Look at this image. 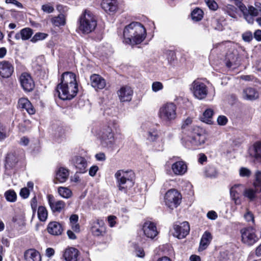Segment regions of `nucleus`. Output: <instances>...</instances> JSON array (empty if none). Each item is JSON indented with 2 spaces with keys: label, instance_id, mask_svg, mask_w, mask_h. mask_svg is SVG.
Returning a JSON list of instances; mask_svg holds the SVG:
<instances>
[{
  "label": "nucleus",
  "instance_id": "obj_1",
  "mask_svg": "<svg viewBox=\"0 0 261 261\" xmlns=\"http://www.w3.org/2000/svg\"><path fill=\"white\" fill-rule=\"evenodd\" d=\"M56 90L61 99H72L78 91L75 74L71 72L63 73L61 83L58 85Z\"/></svg>",
  "mask_w": 261,
  "mask_h": 261
},
{
  "label": "nucleus",
  "instance_id": "obj_2",
  "mask_svg": "<svg viewBox=\"0 0 261 261\" xmlns=\"http://www.w3.org/2000/svg\"><path fill=\"white\" fill-rule=\"evenodd\" d=\"M146 32L144 26L138 22H133L123 30V42L134 45L141 43L146 38Z\"/></svg>",
  "mask_w": 261,
  "mask_h": 261
},
{
  "label": "nucleus",
  "instance_id": "obj_3",
  "mask_svg": "<svg viewBox=\"0 0 261 261\" xmlns=\"http://www.w3.org/2000/svg\"><path fill=\"white\" fill-rule=\"evenodd\" d=\"M135 174L132 170H118L115 174L116 185L118 190L125 193H127L134 185Z\"/></svg>",
  "mask_w": 261,
  "mask_h": 261
},
{
  "label": "nucleus",
  "instance_id": "obj_4",
  "mask_svg": "<svg viewBox=\"0 0 261 261\" xmlns=\"http://www.w3.org/2000/svg\"><path fill=\"white\" fill-rule=\"evenodd\" d=\"M96 25L94 15L90 11L85 10L80 19V31L84 34H89L95 30Z\"/></svg>",
  "mask_w": 261,
  "mask_h": 261
},
{
  "label": "nucleus",
  "instance_id": "obj_5",
  "mask_svg": "<svg viewBox=\"0 0 261 261\" xmlns=\"http://www.w3.org/2000/svg\"><path fill=\"white\" fill-rule=\"evenodd\" d=\"M233 3L239 7L240 10L243 13L244 18L250 24L253 23L254 17L259 14L261 15V4L256 5V8L253 6H249L247 8L242 3V0H229Z\"/></svg>",
  "mask_w": 261,
  "mask_h": 261
},
{
  "label": "nucleus",
  "instance_id": "obj_6",
  "mask_svg": "<svg viewBox=\"0 0 261 261\" xmlns=\"http://www.w3.org/2000/svg\"><path fill=\"white\" fill-rule=\"evenodd\" d=\"M176 106L173 102H167L162 106L159 111L160 118L166 123L171 122L176 117Z\"/></svg>",
  "mask_w": 261,
  "mask_h": 261
},
{
  "label": "nucleus",
  "instance_id": "obj_7",
  "mask_svg": "<svg viewBox=\"0 0 261 261\" xmlns=\"http://www.w3.org/2000/svg\"><path fill=\"white\" fill-rule=\"evenodd\" d=\"M256 230L252 226L244 227L240 230L241 241L247 246H252L256 243L258 240Z\"/></svg>",
  "mask_w": 261,
  "mask_h": 261
},
{
  "label": "nucleus",
  "instance_id": "obj_8",
  "mask_svg": "<svg viewBox=\"0 0 261 261\" xmlns=\"http://www.w3.org/2000/svg\"><path fill=\"white\" fill-rule=\"evenodd\" d=\"M101 145L111 150L114 148L115 141L112 129L109 126L102 128L98 133Z\"/></svg>",
  "mask_w": 261,
  "mask_h": 261
},
{
  "label": "nucleus",
  "instance_id": "obj_9",
  "mask_svg": "<svg viewBox=\"0 0 261 261\" xmlns=\"http://www.w3.org/2000/svg\"><path fill=\"white\" fill-rule=\"evenodd\" d=\"M181 199V194L174 189L168 190L164 197L166 205L171 210L176 208L180 204Z\"/></svg>",
  "mask_w": 261,
  "mask_h": 261
},
{
  "label": "nucleus",
  "instance_id": "obj_10",
  "mask_svg": "<svg viewBox=\"0 0 261 261\" xmlns=\"http://www.w3.org/2000/svg\"><path fill=\"white\" fill-rule=\"evenodd\" d=\"M187 140L194 146L204 144L206 136L203 129L198 126L193 127L188 134Z\"/></svg>",
  "mask_w": 261,
  "mask_h": 261
},
{
  "label": "nucleus",
  "instance_id": "obj_11",
  "mask_svg": "<svg viewBox=\"0 0 261 261\" xmlns=\"http://www.w3.org/2000/svg\"><path fill=\"white\" fill-rule=\"evenodd\" d=\"M255 181L253 188H248L244 191V195L250 200H253L256 197V194L261 192V171L257 170L255 173Z\"/></svg>",
  "mask_w": 261,
  "mask_h": 261
},
{
  "label": "nucleus",
  "instance_id": "obj_12",
  "mask_svg": "<svg viewBox=\"0 0 261 261\" xmlns=\"http://www.w3.org/2000/svg\"><path fill=\"white\" fill-rule=\"evenodd\" d=\"M192 91L194 96L199 99L205 98L208 93L206 86L203 83L194 81L192 84Z\"/></svg>",
  "mask_w": 261,
  "mask_h": 261
},
{
  "label": "nucleus",
  "instance_id": "obj_13",
  "mask_svg": "<svg viewBox=\"0 0 261 261\" xmlns=\"http://www.w3.org/2000/svg\"><path fill=\"white\" fill-rule=\"evenodd\" d=\"M173 229V236L178 239H181L185 238L189 234L190 225L188 222L185 221L179 224H174Z\"/></svg>",
  "mask_w": 261,
  "mask_h": 261
},
{
  "label": "nucleus",
  "instance_id": "obj_14",
  "mask_svg": "<svg viewBox=\"0 0 261 261\" xmlns=\"http://www.w3.org/2000/svg\"><path fill=\"white\" fill-rule=\"evenodd\" d=\"M19 81L22 89L27 92L32 91L35 84L31 75L27 72H23L19 76Z\"/></svg>",
  "mask_w": 261,
  "mask_h": 261
},
{
  "label": "nucleus",
  "instance_id": "obj_15",
  "mask_svg": "<svg viewBox=\"0 0 261 261\" xmlns=\"http://www.w3.org/2000/svg\"><path fill=\"white\" fill-rule=\"evenodd\" d=\"M91 230L94 236H102L106 233V227L102 220L97 219L91 222Z\"/></svg>",
  "mask_w": 261,
  "mask_h": 261
},
{
  "label": "nucleus",
  "instance_id": "obj_16",
  "mask_svg": "<svg viewBox=\"0 0 261 261\" xmlns=\"http://www.w3.org/2000/svg\"><path fill=\"white\" fill-rule=\"evenodd\" d=\"M70 161L76 169L77 172L84 173L86 172L87 162L84 157L74 155L72 157Z\"/></svg>",
  "mask_w": 261,
  "mask_h": 261
},
{
  "label": "nucleus",
  "instance_id": "obj_17",
  "mask_svg": "<svg viewBox=\"0 0 261 261\" xmlns=\"http://www.w3.org/2000/svg\"><path fill=\"white\" fill-rule=\"evenodd\" d=\"M18 159L15 152H11L8 153L5 161V169L6 173L10 175L18 163Z\"/></svg>",
  "mask_w": 261,
  "mask_h": 261
},
{
  "label": "nucleus",
  "instance_id": "obj_18",
  "mask_svg": "<svg viewBox=\"0 0 261 261\" xmlns=\"http://www.w3.org/2000/svg\"><path fill=\"white\" fill-rule=\"evenodd\" d=\"M144 235L150 239H153L158 233L155 224L151 221H146L142 226Z\"/></svg>",
  "mask_w": 261,
  "mask_h": 261
},
{
  "label": "nucleus",
  "instance_id": "obj_19",
  "mask_svg": "<svg viewBox=\"0 0 261 261\" xmlns=\"http://www.w3.org/2000/svg\"><path fill=\"white\" fill-rule=\"evenodd\" d=\"M47 200L50 209L53 213H60L65 206L64 201L56 200L53 195H48Z\"/></svg>",
  "mask_w": 261,
  "mask_h": 261
},
{
  "label": "nucleus",
  "instance_id": "obj_20",
  "mask_svg": "<svg viewBox=\"0 0 261 261\" xmlns=\"http://www.w3.org/2000/svg\"><path fill=\"white\" fill-rule=\"evenodd\" d=\"M13 71V66L10 62L5 60L0 62V76L8 78L11 76Z\"/></svg>",
  "mask_w": 261,
  "mask_h": 261
},
{
  "label": "nucleus",
  "instance_id": "obj_21",
  "mask_svg": "<svg viewBox=\"0 0 261 261\" xmlns=\"http://www.w3.org/2000/svg\"><path fill=\"white\" fill-rule=\"evenodd\" d=\"M117 94L121 102H128L132 99L133 90L129 86H123L118 91Z\"/></svg>",
  "mask_w": 261,
  "mask_h": 261
},
{
  "label": "nucleus",
  "instance_id": "obj_22",
  "mask_svg": "<svg viewBox=\"0 0 261 261\" xmlns=\"http://www.w3.org/2000/svg\"><path fill=\"white\" fill-rule=\"evenodd\" d=\"M171 169L175 175L181 176L187 171V165L183 161H178L173 163Z\"/></svg>",
  "mask_w": 261,
  "mask_h": 261
},
{
  "label": "nucleus",
  "instance_id": "obj_23",
  "mask_svg": "<svg viewBox=\"0 0 261 261\" xmlns=\"http://www.w3.org/2000/svg\"><path fill=\"white\" fill-rule=\"evenodd\" d=\"M102 8L109 14H113L118 9V2L117 0H102Z\"/></svg>",
  "mask_w": 261,
  "mask_h": 261
},
{
  "label": "nucleus",
  "instance_id": "obj_24",
  "mask_svg": "<svg viewBox=\"0 0 261 261\" xmlns=\"http://www.w3.org/2000/svg\"><path fill=\"white\" fill-rule=\"evenodd\" d=\"M91 86L95 89H102L106 85L105 80L98 74H94L90 76Z\"/></svg>",
  "mask_w": 261,
  "mask_h": 261
},
{
  "label": "nucleus",
  "instance_id": "obj_25",
  "mask_svg": "<svg viewBox=\"0 0 261 261\" xmlns=\"http://www.w3.org/2000/svg\"><path fill=\"white\" fill-rule=\"evenodd\" d=\"M242 97L245 100L253 101L258 98L259 93L255 89L248 87L243 89Z\"/></svg>",
  "mask_w": 261,
  "mask_h": 261
},
{
  "label": "nucleus",
  "instance_id": "obj_26",
  "mask_svg": "<svg viewBox=\"0 0 261 261\" xmlns=\"http://www.w3.org/2000/svg\"><path fill=\"white\" fill-rule=\"evenodd\" d=\"M69 175L68 169L64 167H60L56 171L55 180L60 183H63L68 179Z\"/></svg>",
  "mask_w": 261,
  "mask_h": 261
},
{
  "label": "nucleus",
  "instance_id": "obj_27",
  "mask_svg": "<svg viewBox=\"0 0 261 261\" xmlns=\"http://www.w3.org/2000/svg\"><path fill=\"white\" fill-rule=\"evenodd\" d=\"M249 154L256 160L261 161V142H255L249 148Z\"/></svg>",
  "mask_w": 261,
  "mask_h": 261
},
{
  "label": "nucleus",
  "instance_id": "obj_28",
  "mask_svg": "<svg viewBox=\"0 0 261 261\" xmlns=\"http://www.w3.org/2000/svg\"><path fill=\"white\" fill-rule=\"evenodd\" d=\"M63 229L61 224L57 222H50L47 227L48 232L54 236H59L62 234Z\"/></svg>",
  "mask_w": 261,
  "mask_h": 261
},
{
  "label": "nucleus",
  "instance_id": "obj_29",
  "mask_svg": "<svg viewBox=\"0 0 261 261\" xmlns=\"http://www.w3.org/2000/svg\"><path fill=\"white\" fill-rule=\"evenodd\" d=\"M24 257L26 261H41V257L39 252L33 249L25 251Z\"/></svg>",
  "mask_w": 261,
  "mask_h": 261
},
{
  "label": "nucleus",
  "instance_id": "obj_30",
  "mask_svg": "<svg viewBox=\"0 0 261 261\" xmlns=\"http://www.w3.org/2000/svg\"><path fill=\"white\" fill-rule=\"evenodd\" d=\"M18 105L19 108L25 109L30 115L34 114L35 113L34 107L27 98H20L18 100Z\"/></svg>",
  "mask_w": 261,
  "mask_h": 261
},
{
  "label": "nucleus",
  "instance_id": "obj_31",
  "mask_svg": "<svg viewBox=\"0 0 261 261\" xmlns=\"http://www.w3.org/2000/svg\"><path fill=\"white\" fill-rule=\"evenodd\" d=\"M212 239L213 237L212 234L208 231H205L200 240L199 251L205 250L210 245Z\"/></svg>",
  "mask_w": 261,
  "mask_h": 261
},
{
  "label": "nucleus",
  "instance_id": "obj_32",
  "mask_svg": "<svg viewBox=\"0 0 261 261\" xmlns=\"http://www.w3.org/2000/svg\"><path fill=\"white\" fill-rule=\"evenodd\" d=\"M241 192V186L240 185H234L230 189V196L236 204L239 205L241 203L240 198Z\"/></svg>",
  "mask_w": 261,
  "mask_h": 261
},
{
  "label": "nucleus",
  "instance_id": "obj_33",
  "mask_svg": "<svg viewBox=\"0 0 261 261\" xmlns=\"http://www.w3.org/2000/svg\"><path fill=\"white\" fill-rule=\"evenodd\" d=\"M78 250L74 248H69L65 250L64 257L66 261H77Z\"/></svg>",
  "mask_w": 261,
  "mask_h": 261
},
{
  "label": "nucleus",
  "instance_id": "obj_34",
  "mask_svg": "<svg viewBox=\"0 0 261 261\" xmlns=\"http://www.w3.org/2000/svg\"><path fill=\"white\" fill-rule=\"evenodd\" d=\"M33 33V32L31 29L26 28L22 29L19 33H16L15 38L16 40L21 39L23 40H26L31 38Z\"/></svg>",
  "mask_w": 261,
  "mask_h": 261
},
{
  "label": "nucleus",
  "instance_id": "obj_35",
  "mask_svg": "<svg viewBox=\"0 0 261 261\" xmlns=\"http://www.w3.org/2000/svg\"><path fill=\"white\" fill-rule=\"evenodd\" d=\"M59 195L63 198L68 199L72 196L71 190L68 187H59L58 188Z\"/></svg>",
  "mask_w": 261,
  "mask_h": 261
},
{
  "label": "nucleus",
  "instance_id": "obj_36",
  "mask_svg": "<svg viewBox=\"0 0 261 261\" xmlns=\"http://www.w3.org/2000/svg\"><path fill=\"white\" fill-rule=\"evenodd\" d=\"M51 22L54 25L60 27L65 24L66 20L64 15L61 14L58 16L53 17L51 19Z\"/></svg>",
  "mask_w": 261,
  "mask_h": 261
},
{
  "label": "nucleus",
  "instance_id": "obj_37",
  "mask_svg": "<svg viewBox=\"0 0 261 261\" xmlns=\"http://www.w3.org/2000/svg\"><path fill=\"white\" fill-rule=\"evenodd\" d=\"M223 9L224 11L231 17H236L237 9L234 6L227 5L223 8Z\"/></svg>",
  "mask_w": 261,
  "mask_h": 261
},
{
  "label": "nucleus",
  "instance_id": "obj_38",
  "mask_svg": "<svg viewBox=\"0 0 261 261\" xmlns=\"http://www.w3.org/2000/svg\"><path fill=\"white\" fill-rule=\"evenodd\" d=\"M47 211L46 208L43 206H40L38 210V217L41 221H45L47 218Z\"/></svg>",
  "mask_w": 261,
  "mask_h": 261
},
{
  "label": "nucleus",
  "instance_id": "obj_39",
  "mask_svg": "<svg viewBox=\"0 0 261 261\" xmlns=\"http://www.w3.org/2000/svg\"><path fill=\"white\" fill-rule=\"evenodd\" d=\"M203 14V12L201 9L196 8L191 13V17L193 20L198 21L202 18Z\"/></svg>",
  "mask_w": 261,
  "mask_h": 261
},
{
  "label": "nucleus",
  "instance_id": "obj_40",
  "mask_svg": "<svg viewBox=\"0 0 261 261\" xmlns=\"http://www.w3.org/2000/svg\"><path fill=\"white\" fill-rule=\"evenodd\" d=\"M214 112L211 109H206L203 114V116L202 117V121L206 123H211V118L212 116L213 115Z\"/></svg>",
  "mask_w": 261,
  "mask_h": 261
},
{
  "label": "nucleus",
  "instance_id": "obj_41",
  "mask_svg": "<svg viewBox=\"0 0 261 261\" xmlns=\"http://www.w3.org/2000/svg\"><path fill=\"white\" fill-rule=\"evenodd\" d=\"M5 196L8 201L13 202L16 200L17 195L14 190H9L7 191L5 193Z\"/></svg>",
  "mask_w": 261,
  "mask_h": 261
},
{
  "label": "nucleus",
  "instance_id": "obj_42",
  "mask_svg": "<svg viewBox=\"0 0 261 261\" xmlns=\"http://www.w3.org/2000/svg\"><path fill=\"white\" fill-rule=\"evenodd\" d=\"M159 138L156 129H152L148 132L147 139L150 142L155 141Z\"/></svg>",
  "mask_w": 261,
  "mask_h": 261
},
{
  "label": "nucleus",
  "instance_id": "obj_43",
  "mask_svg": "<svg viewBox=\"0 0 261 261\" xmlns=\"http://www.w3.org/2000/svg\"><path fill=\"white\" fill-rule=\"evenodd\" d=\"M205 175L209 177H215L217 175L216 168L213 166H209L205 170Z\"/></svg>",
  "mask_w": 261,
  "mask_h": 261
},
{
  "label": "nucleus",
  "instance_id": "obj_44",
  "mask_svg": "<svg viewBox=\"0 0 261 261\" xmlns=\"http://www.w3.org/2000/svg\"><path fill=\"white\" fill-rule=\"evenodd\" d=\"M30 124L31 121L29 120H24L23 123L19 124V129L20 131L24 132L30 128Z\"/></svg>",
  "mask_w": 261,
  "mask_h": 261
},
{
  "label": "nucleus",
  "instance_id": "obj_45",
  "mask_svg": "<svg viewBox=\"0 0 261 261\" xmlns=\"http://www.w3.org/2000/svg\"><path fill=\"white\" fill-rule=\"evenodd\" d=\"M47 36V35L42 33H37L31 39V41L35 43L39 40L44 39Z\"/></svg>",
  "mask_w": 261,
  "mask_h": 261
},
{
  "label": "nucleus",
  "instance_id": "obj_46",
  "mask_svg": "<svg viewBox=\"0 0 261 261\" xmlns=\"http://www.w3.org/2000/svg\"><path fill=\"white\" fill-rule=\"evenodd\" d=\"M239 174L241 177H249L251 174V171L246 167H241L239 170Z\"/></svg>",
  "mask_w": 261,
  "mask_h": 261
},
{
  "label": "nucleus",
  "instance_id": "obj_47",
  "mask_svg": "<svg viewBox=\"0 0 261 261\" xmlns=\"http://www.w3.org/2000/svg\"><path fill=\"white\" fill-rule=\"evenodd\" d=\"M163 89V85L160 82H154L152 84V90L153 92H156Z\"/></svg>",
  "mask_w": 261,
  "mask_h": 261
},
{
  "label": "nucleus",
  "instance_id": "obj_48",
  "mask_svg": "<svg viewBox=\"0 0 261 261\" xmlns=\"http://www.w3.org/2000/svg\"><path fill=\"white\" fill-rule=\"evenodd\" d=\"M243 40L247 42H250L253 39V36L251 32L247 31L242 34Z\"/></svg>",
  "mask_w": 261,
  "mask_h": 261
},
{
  "label": "nucleus",
  "instance_id": "obj_49",
  "mask_svg": "<svg viewBox=\"0 0 261 261\" xmlns=\"http://www.w3.org/2000/svg\"><path fill=\"white\" fill-rule=\"evenodd\" d=\"M41 9L43 12L47 13H51L54 11V7L50 4L43 5Z\"/></svg>",
  "mask_w": 261,
  "mask_h": 261
},
{
  "label": "nucleus",
  "instance_id": "obj_50",
  "mask_svg": "<svg viewBox=\"0 0 261 261\" xmlns=\"http://www.w3.org/2000/svg\"><path fill=\"white\" fill-rule=\"evenodd\" d=\"M208 8L212 10H216L218 8V5L214 0H204Z\"/></svg>",
  "mask_w": 261,
  "mask_h": 261
},
{
  "label": "nucleus",
  "instance_id": "obj_51",
  "mask_svg": "<svg viewBox=\"0 0 261 261\" xmlns=\"http://www.w3.org/2000/svg\"><path fill=\"white\" fill-rule=\"evenodd\" d=\"M217 122L220 125H225L228 122L227 117L223 115L219 116L217 118Z\"/></svg>",
  "mask_w": 261,
  "mask_h": 261
},
{
  "label": "nucleus",
  "instance_id": "obj_52",
  "mask_svg": "<svg viewBox=\"0 0 261 261\" xmlns=\"http://www.w3.org/2000/svg\"><path fill=\"white\" fill-rule=\"evenodd\" d=\"M245 219L248 222L254 223L253 215L250 212H247L244 216Z\"/></svg>",
  "mask_w": 261,
  "mask_h": 261
},
{
  "label": "nucleus",
  "instance_id": "obj_53",
  "mask_svg": "<svg viewBox=\"0 0 261 261\" xmlns=\"http://www.w3.org/2000/svg\"><path fill=\"white\" fill-rule=\"evenodd\" d=\"M30 195V190L27 188H22L20 192V195L23 198H27Z\"/></svg>",
  "mask_w": 261,
  "mask_h": 261
},
{
  "label": "nucleus",
  "instance_id": "obj_54",
  "mask_svg": "<svg viewBox=\"0 0 261 261\" xmlns=\"http://www.w3.org/2000/svg\"><path fill=\"white\" fill-rule=\"evenodd\" d=\"M192 122V118H187L183 122L181 128L183 130H186L188 127H189V125L191 124Z\"/></svg>",
  "mask_w": 261,
  "mask_h": 261
},
{
  "label": "nucleus",
  "instance_id": "obj_55",
  "mask_svg": "<svg viewBox=\"0 0 261 261\" xmlns=\"http://www.w3.org/2000/svg\"><path fill=\"white\" fill-rule=\"evenodd\" d=\"M116 217L114 216H110L108 217V221L109 226L111 227H113L116 224Z\"/></svg>",
  "mask_w": 261,
  "mask_h": 261
},
{
  "label": "nucleus",
  "instance_id": "obj_56",
  "mask_svg": "<svg viewBox=\"0 0 261 261\" xmlns=\"http://www.w3.org/2000/svg\"><path fill=\"white\" fill-rule=\"evenodd\" d=\"M207 217L210 219L215 220L217 218L218 215L216 212L211 211L207 213Z\"/></svg>",
  "mask_w": 261,
  "mask_h": 261
},
{
  "label": "nucleus",
  "instance_id": "obj_57",
  "mask_svg": "<svg viewBox=\"0 0 261 261\" xmlns=\"http://www.w3.org/2000/svg\"><path fill=\"white\" fill-rule=\"evenodd\" d=\"M98 170V167L97 166H93L90 167L89 171V174L91 176H94Z\"/></svg>",
  "mask_w": 261,
  "mask_h": 261
},
{
  "label": "nucleus",
  "instance_id": "obj_58",
  "mask_svg": "<svg viewBox=\"0 0 261 261\" xmlns=\"http://www.w3.org/2000/svg\"><path fill=\"white\" fill-rule=\"evenodd\" d=\"M5 2L6 4H13L19 8H22L23 7L22 5L16 0H6Z\"/></svg>",
  "mask_w": 261,
  "mask_h": 261
},
{
  "label": "nucleus",
  "instance_id": "obj_59",
  "mask_svg": "<svg viewBox=\"0 0 261 261\" xmlns=\"http://www.w3.org/2000/svg\"><path fill=\"white\" fill-rule=\"evenodd\" d=\"M31 205L33 211H35L37 207V200L35 196L31 200Z\"/></svg>",
  "mask_w": 261,
  "mask_h": 261
},
{
  "label": "nucleus",
  "instance_id": "obj_60",
  "mask_svg": "<svg viewBox=\"0 0 261 261\" xmlns=\"http://www.w3.org/2000/svg\"><path fill=\"white\" fill-rule=\"evenodd\" d=\"M55 254V250L52 248H47L45 250V255L48 257H51Z\"/></svg>",
  "mask_w": 261,
  "mask_h": 261
},
{
  "label": "nucleus",
  "instance_id": "obj_61",
  "mask_svg": "<svg viewBox=\"0 0 261 261\" xmlns=\"http://www.w3.org/2000/svg\"><path fill=\"white\" fill-rule=\"evenodd\" d=\"M95 158L97 161H103L106 160V155L104 153L100 152L96 154Z\"/></svg>",
  "mask_w": 261,
  "mask_h": 261
},
{
  "label": "nucleus",
  "instance_id": "obj_62",
  "mask_svg": "<svg viewBox=\"0 0 261 261\" xmlns=\"http://www.w3.org/2000/svg\"><path fill=\"white\" fill-rule=\"evenodd\" d=\"M30 141L28 138L22 137L20 140L19 143L21 145L27 146L29 144Z\"/></svg>",
  "mask_w": 261,
  "mask_h": 261
},
{
  "label": "nucleus",
  "instance_id": "obj_63",
  "mask_svg": "<svg viewBox=\"0 0 261 261\" xmlns=\"http://www.w3.org/2000/svg\"><path fill=\"white\" fill-rule=\"evenodd\" d=\"M254 37L257 41H261V30L255 31L254 33Z\"/></svg>",
  "mask_w": 261,
  "mask_h": 261
},
{
  "label": "nucleus",
  "instance_id": "obj_64",
  "mask_svg": "<svg viewBox=\"0 0 261 261\" xmlns=\"http://www.w3.org/2000/svg\"><path fill=\"white\" fill-rule=\"evenodd\" d=\"M70 222L71 224L76 223L79 220V217L77 215L73 214L70 217Z\"/></svg>",
  "mask_w": 261,
  "mask_h": 261
}]
</instances>
